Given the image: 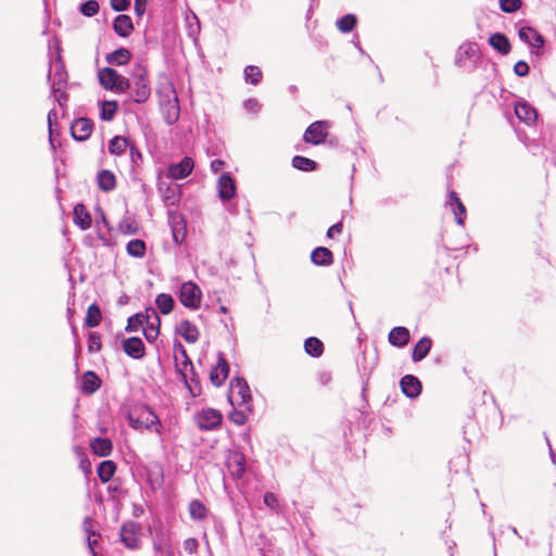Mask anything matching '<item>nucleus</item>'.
Segmentation results:
<instances>
[{"instance_id": "obj_45", "label": "nucleus", "mask_w": 556, "mask_h": 556, "mask_svg": "<svg viewBox=\"0 0 556 556\" xmlns=\"http://www.w3.org/2000/svg\"><path fill=\"white\" fill-rule=\"evenodd\" d=\"M356 24L357 18L354 14H345L337 21V27L344 34L352 31Z\"/></svg>"}, {"instance_id": "obj_9", "label": "nucleus", "mask_w": 556, "mask_h": 556, "mask_svg": "<svg viewBox=\"0 0 556 556\" xmlns=\"http://www.w3.org/2000/svg\"><path fill=\"white\" fill-rule=\"evenodd\" d=\"M330 125L327 121L312 123L304 132L303 139L307 143L318 146L326 140Z\"/></svg>"}, {"instance_id": "obj_37", "label": "nucleus", "mask_w": 556, "mask_h": 556, "mask_svg": "<svg viewBox=\"0 0 556 556\" xmlns=\"http://www.w3.org/2000/svg\"><path fill=\"white\" fill-rule=\"evenodd\" d=\"M150 319V309L148 308L146 311V314L137 313L132 316H130L127 320V326L125 330L127 332H136L139 330V328L144 324L149 323Z\"/></svg>"}, {"instance_id": "obj_64", "label": "nucleus", "mask_w": 556, "mask_h": 556, "mask_svg": "<svg viewBox=\"0 0 556 556\" xmlns=\"http://www.w3.org/2000/svg\"><path fill=\"white\" fill-rule=\"evenodd\" d=\"M178 118V109L175 108V112L173 113V115H168L167 118H166V122L167 124L172 125L174 124Z\"/></svg>"}, {"instance_id": "obj_38", "label": "nucleus", "mask_w": 556, "mask_h": 556, "mask_svg": "<svg viewBox=\"0 0 556 556\" xmlns=\"http://www.w3.org/2000/svg\"><path fill=\"white\" fill-rule=\"evenodd\" d=\"M102 319V313L100 306L96 303L88 307L87 316L85 318V326L88 328H94L100 325Z\"/></svg>"}, {"instance_id": "obj_24", "label": "nucleus", "mask_w": 556, "mask_h": 556, "mask_svg": "<svg viewBox=\"0 0 556 556\" xmlns=\"http://www.w3.org/2000/svg\"><path fill=\"white\" fill-rule=\"evenodd\" d=\"M150 309V319L149 323H147V327L143 329L144 338L149 342H154L160 333V316L154 308Z\"/></svg>"}, {"instance_id": "obj_42", "label": "nucleus", "mask_w": 556, "mask_h": 556, "mask_svg": "<svg viewBox=\"0 0 556 556\" xmlns=\"http://www.w3.org/2000/svg\"><path fill=\"white\" fill-rule=\"evenodd\" d=\"M292 166L302 172H313L317 168V163L308 157L295 155L292 159Z\"/></svg>"}, {"instance_id": "obj_59", "label": "nucleus", "mask_w": 556, "mask_h": 556, "mask_svg": "<svg viewBox=\"0 0 556 556\" xmlns=\"http://www.w3.org/2000/svg\"><path fill=\"white\" fill-rule=\"evenodd\" d=\"M342 229H343V225L341 222L332 225L331 227L328 228L327 230V237L328 238H333L334 233H341L342 232Z\"/></svg>"}, {"instance_id": "obj_19", "label": "nucleus", "mask_w": 556, "mask_h": 556, "mask_svg": "<svg viewBox=\"0 0 556 556\" xmlns=\"http://www.w3.org/2000/svg\"><path fill=\"white\" fill-rule=\"evenodd\" d=\"M479 58V47L476 42L463 43L456 54L455 63L458 66H465L467 60H477Z\"/></svg>"}, {"instance_id": "obj_34", "label": "nucleus", "mask_w": 556, "mask_h": 556, "mask_svg": "<svg viewBox=\"0 0 556 556\" xmlns=\"http://www.w3.org/2000/svg\"><path fill=\"white\" fill-rule=\"evenodd\" d=\"M188 510L193 521H203L208 516V508L200 500L190 501Z\"/></svg>"}, {"instance_id": "obj_49", "label": "nucleus", "mask_w": 556, "mask_h": 556, "mask_svg": "<svg viewBox=\"0 0 556 556\" xmlns=\"http://www.w3.org/2000/svg\"><path fill=\"white\" fill-rule=\"evenodd\" d=\"M263 501L266 507H268L270 510L275 511L276 514L280 511V502L275 493L266 492L264 494Z\"/></svg>"}, {"instance_id": "obj_61", "label": "nucleus", "mask_w": 556, "mask_h": 556, "mask_svg": "<svg viewBox=\"0 0 556 556\" xmlns=\"http://www.w3.org/2000/svg\"><path fill=\"white\" fill-rule=\"evenodd\" d=\"M224 166L225 162L223 160H214L211 162V170L213 173H218L219 170L223 169Z\"/></svg>"}, {"instance_id": "obj_26", "label": "nucleus", "mask_w": 556, "mask_h": 556, "mask_svg": "<svg viewBox=\"0 0 556 556\" xmlns=\"http://www.w3.org/2000/svg\"><path fill=\"white\" fill-rule=\"evenodd\" d=\"M90 450L99 457H106L113 451V443L109 438L97 437L91 440Z\"/></svg>"}, {"instance_id": "obj_32", "label": "nucleus", "mask_w": 556, "mask_h": 556, "mask_svg": "<svg viewBox=\"0 0 556 556\" xmlns=\"http://www.w3.org/2000/svg\"><path fill=\"white\" fill-rule=\"evenodd\" d=\"M432 340L429 337H422L414 346L412 358L415 363L422 361L430 352Z\"/></svg>"}, {"instance_id": "obj_14", "label": "nucleus", "mask_w": 556, "mask_h": 556, "mask_svg": "<svg viewBox=\"0 0 556 556\" xmlns=\"http://www.w3.org/2000/svg\"><path fill=\"white\" fill-rule=\"evenodd\" d=\"M236 181L229 173H223L217 181L218 197L222 201H229L236 195Z\"/></svg>"}, {"instance_id": "obj_27", "label": "nucleus", "mask_w": 556, "mask_h": 556, "mask_svg": "<svg viewBox=\"0 0 556 556\" xmlns=\"http://www.w3.org/2000/svg\"><path fill=\"white\" fill-rule=\"evenodd\" d=\"M447 203L450 204V206L455 215L456 223L458 225H464L465 217H466V207L455 191H450Z\"/></svg>"}, {"instance_id": "obj_33", "label": "nucleus", "mask_w": 556, "mask_h": 556, "mask_svg": "<svg viewBox=\"0 0 556 556\" xmlns=\"http://www.w3.org/2000/svg\"><path fill=\"white\" fill-rule=\"evenodd\" d=\"M74 223L79 226L80 229L86 230L91 226V216L86 210L84 204H77L73 211Z\"/></svg>"}, {"instance_id": "obj_31", "label": "nucleus", "mask_w": 556, "mask_h": 556, "mask_svg": "<svg viewBox=\"0 0 556 556\" xmlns=\"http://www.w3.org/2000/svg\"><path fill=\"white\" fill-rule=\"evenodd\" d=\"M97 182L99 189L104 192H110L116 187L115 175L109 169H102L97 175Z\"/></svg>"}, {"instance_id": "obj_36", "label": "nucleus", "mask_w": 556, "mask_h": 556, "mask_svg": "<svg viewBox=\"0 0 556 556\" xmlns=\"http://www.w3.org/2000/svg\"><path fill=\"white\" fill-rule=\"evenodd\" d=\"M116 471V465L113 460H103L98 465L97 475L101 482H109Z\"/></svg>"}, {"instance_id": "obj_47", "label": "nucleus", "mask_w": 556, "mask_h": 556, "mask_svg": "<svg viewBox=\"0 0 556 556\" xmlns=\"http://www.w3.org/2000/svg\"><path fill=\"white\" fill-rule=\"evenodd\" d=\"M79 12L87 17H92L99 12V3L96 0H87L79 5Z\"/></svg>"}, {"instance_id": "obj_57", "label": "nucleus", "mask_w": 556, "mask_h": 556, "mask_svg": "<svg viewBox=\"0 0 556 556\" xmlns=\"http://www.w3.org/2000/svg\"><path fill=\"white\" fill-rule=\"evenodd\" d=\"M147 2L148 0H135L134 10L137 16L140 17L144 14L147 9Z\"/></svg>"}, {"instance_id": "obj_6", "label": "nucleus", "mask_w": 556, "mask_h": 556, "mask_svg": "<svg viewBox=\"0 0 556 556\" xmlns=\"http://www.w3.org/2000/svg\"><path fill=\"white\" fill-rule=\"evenodd\" d=\"M178 298L185 307L197 309L201 305L202 291L193 281H186L179 287Z\"/></svg>"}, {"instance_id": "obj_51", "label": "nucleus", "mask_w": 556, "mask_h": 556, "mask_svg": "<svg viewBox=\"0 0 556 556\" xmlns=\"http://www.w3.org/2000/svg\"><path fill=\"white\" fill-rule=\"evenodd\" d=\"M129 152H130V161L132 164V167L139 166L142 162V153L141 151L134 144L129 146Z\"/></svg>"}, {"instance_id": "obj_12", "label": "nucleus", "mask_w": 556, "mask_h": 556, "mask_svg": "<svg viewBox=\"0 0 556 556\" xmlns=\"http://www.w3.org/2000/svg\"><path fill=\"white\" fill-rule=\"evenodd\" d=\"M194 168V162L190 156H185L180 162L168 166V177L175 180L188 177Z\"/></svg>"}, {"instance_id": "obj_54", "label": "nucleus", "mask_w": 556, "mask_h": 556, "mask_svg": "<svg viewBox=\"0 0 556 556\" xmlns=\"http://www.w3.org/2000/svg\"><path fill=\"white\" fill-rule=\"evenodd\" d=\"M229 418L233 424H236L238 426L244 425L248 420V417L243 410L232 412L230 414Z\"/></svg>"}, {"instance_id": "obj_60", "label": "nucleus", "mask_w": 556, "mask_h": 556, "mask_svg": "<svg viewBox=\"0 0 556 556\" xmlns=\"http://www.w3.org/2000/svg\"><path fill=\"white\" fill-rule=\"evenodd\" d=\"M52 94L60 106H63L64 103L67 101V94L64 92V89H61V92H55Z\"/></svg>"}, {"instance_id": "obj_63", "label": "nucleus", "mask_w": 556, "mask_h": 556, "mask_svg": "<svg viewBox=\"0 0 556 556\" xmlns=\"http://www.w3.org/2000/svg\"><path fill=\"white\" fill-rule=\"evenodd\" d=\"M72 333H73L74 339H75V354L77 356L78 353L80 352V343L78 341L77 328L75 326L72 327Z\"/></svg>"}, {"instance_id": "obj_20", "label": "nucleus", "mask_w": 556, "mask_h": 556, "mask_svg": "<svg viewBox=\"0 0 556 556\" xmlns=\"http://www.w3.org/2000/svg\"><path fill=\"white\" fill-rule=\"evenodd\" d=\"M124 352L131 358L141 359L146 354L143 341L138 337H130L123 342Z\"/></svg>"}, {"instance_id": "obj_5", "label": "nucleus", "mask_w": 556, "mask_h": 556, "mask_svg": "<svg viewBox=\"0 0 556 556\" xmlns=\"http://www.w3.org/2000/svg\"><path fill=\"white\" fill-rule=\"evenodd\" d=\"M48 79H52L51 93L61 92V89H65L66 87L67 72L60 52H58L55 60L50 64Z\"/></svg>"}, {"instance_id": "obj_58", "label": "nucleus", "mask_w": 556, "mask_h": 556, "mask_svg": "<svg viewBox=\"0 0 556 556\" xmlns=\"http://www.w3.org/2000/svg\"><path fill=\"white\" fill-rule=\"evenodd\" d=\"M96 533H89L88 536H87V544H88V547L90 549V554L92 556H100L98 554V552L96 551V545L98 543L97 539H92V536H94Z\"/></svg>"}, {"instance_id": "obj_7", "label": "nucleus", "mask_w": 556, "mask_h": 556, "mask_svg": "<svg viewBox=\"0 0 556 556\" xmlns=\"http://www.w3.org/2000/svg\"><path fill=\"white\" fill-rule=\"evenodd\" d=\"M230 386L231 396L229 400L231 404H235L236 401L240 407H244L251 412L252 395L247 381L243 378H236L231 381Z\"/></svg>"}, {"instance_id": "obj_2", "label": "nucleus", "mask_w": 556, "mask_h": 556, "mask_svg": "<svg viewBox=\"0 0 556 556\" xmlns=\"http://www.w3.org/2000/svg\"><path fill=\"white\" fill-rule=\"evenodd\" d=\"M128 424L135 430L151 429L155 426V431L161 433L160 419L147 405L131 409L128 414Z\"/></svg>"}, {"instance_id": "obj_30", "label": "nucleus", "mask_w": 556, "mask_h": 556, "mask_svg": "<svg viewBox=\"0 0 556 556\" xmlns=\"http://www.w3.org/2000/svg\"><path fill=\"white\" fill-rule=\"evenodd\" d=\"M490 46L502 55H506L510 52L511 46L506 35L502 33H495L489 38Z\"/></svg>"}, {"instance_id": "obj_41", "label": "nucleus", "mask_w": 556, "mask_h": 556, "mask_svg": "<svg viewBox=\"0 0 556 556\" xmlns=\"http://www.w3.org/2000/svg\"><path fill=\"white\" fill-rule=\"evenodd\" d=\"M128 146L129 144L126 138L122 136H115L109 142V152L113 155H122L125 153Z\"/></svg>"}, {"instance_id": "obj_62", "label": "nucleus", "mask_w": 556, "mask_h": 556, "mask_svg": "<svg viewBox=\"0 0 556 556\" xmlns=\"http://www.w3.org/2000/svg\"><path fill=\"white\" fill-rule=\"evenodd\" d=\"M56 118V112L55 110H50L48 113V128L50 136L52 135V123Z\"/></svg>"}, {"instance_id": "obj_18", "label": "nucleus", "mask_w": 556, "mask_h": 556, "mask_svg": "<svg viewBox=\"0 0 556 556\" xmlns=\"http://www.w3.org/2000/svg\"><path fill=\"white\" fill-rule=\"evenodd\" d=\"M515 114L519 121L527 125H533L538 118L536 110L525 100H520L516 103Z\"/></svg>"}, {"instance_id": "obj_55", "label": "nucleus", "mask_w": 556, "mask_h": 556, "mask_svg": "<svg viewBox=\"0 0 556 556\" xmlns=\"http://www.w3.org/2000/svg\"><path fill=\"white\" fill-rule=\"evenodd\" d=\"M130 5V0H111V7L116 12L126 11Z\"/></svg>"}, {"instance_id": "obj_17", "label": "nucleus", "mask_w": 556, "mask_h": 556, "mask_svg": "<svg viewBox=\"0 0 556 556\" xmlns=\"http://www.w3.org/2000/svg\"><path fill=\"white\" fill-rule=\"evenodd\" d=\"M227 467L233 479L242 478L245 471V456L240 452H231L227 458Z\"/></svg>"}, {"instance_id": "obj_52", "label": "nucleus", "mask_w": 556, "mask_h": 556, "mask_svg": "<svg viewBox=\"0 0 556 556\" xmlns=\"http://www.w3.org/2000/svg\"><path fill=\"white\" fill-rule=\"evenodd\" d=\"M243 106L247 110V112L253 113V114H257L262 108L261 103L254 98H250V99L245 100L243 103Z\"/></svg>"}, {"instance_id": "obj_25", "label": "nucleus", "mask_w": 556, "mask_h": 556, "mask_svg": "<svg viewBox=\"0 0 556 556\" xmlns=\"http://www.w3.org/2000/svg\"><path fill=\"white\" fill-rule=\"evenodd\" d=\"M176 333L181 336L188 343H195L200 334L198 327L187 319L176 327Z\"/></svg>"}, {"instance_id": "obj_1", "label": "nucleus", "mask_w": 556, "mask_h": 556, "mask_svg": "<svg viewBox=\"0 0 556 556\" xmlns=\"http://www.w3.org/2000/svg\"><path fill=\"white\" fill-rule=\"evenodd\" d=\"M174 353L176 367L185 386L188 388L192 397L199 396L201 394L199 377L194 371L192 361L188 356L185 346L179 341L174 343Z\"/></svg>"}, {"instance_id": "obj_4", "label": "nucleus", "mask_w": 556, "mask_h": 556, "mask_svg": "<svg viewBox=\"0 0 556 556\" xmlns=\"http://www.w3.org/2000/svg\"><path fill=\"white\" fill-rule=\"evenodd\" d=\"M101 86L111 91L124 92L130 88V80L112 67H104L98 73Z\"/></svg>"}, {"instance_id": "obj_50", "label": "nucleus", "mask_w": 556, "mask_h": 556, "mask_svg": "<svg viewBox=\"0 0 556 556\" xmlns=\"http://www.w3.org/2000/svg\"><path fill=\"white\" fill-rule=\"evenodd\" d=\"M101 337L98 332H89L88 333V351L90 353H97L101 350Z\"/></svg>"}, {"instance_id": "obj_11", "label": "nucleus", "mask_w": 556, "mask_h": 556, "mask_svg": "<svg viewBox=\"0 0 556 556\" xmlns=\"http://www.w3.org/2000/svg\"><path fill=\"white\" fill-rule=\"evenodd\" d=\"M140 525L135 521H127L121 528V541L129 549L139 547Z\"/></svg>"}, {"instance_id": "obj_16", "label": "nucleus", "mask_w": 556, "mask_h": 556, "mask_svg": "<svg viewBox=\"0 0 556 556\" xmlns=\"http://www.w3.org/2000/svg\"><path fill=\"white\" fill-rule=\"evenodd\" d=\"M400 387L404 395L409 399L418 397L422 390L420 380L414 375H405L402 377Z\"/></svg>"}, {"instance_id": "obj_13", "label": "nucleus", "mask_w": 556, "mask_h": 556, "mask_svg": "<svg viewBox=\"0 0 556 556\" xmlns=\"http://www.w3.org/2000/svg\"><path fill=\"white\" fill-rule=\"evenodd\" d=\"M93 129V123L91 119L86 117H79L74 121L71 126V134L74 140L85 141L87 140Z\"/></svg>"}, {"instance_id": "obj_39", "label": "nucleus", "mask_w": 556, "mask_h": 556, "mask_svg": "<svg viewBox=\"0 0 556 556\" xmlns=\"http://www.w3.org/2000/svg\"><path fill=\"white\" fill-rule=\"evenodd\" d=\"M305 352L312 357H319L324 353V343L316 337H309L304 342Z\"/></svg>"}, {"instance_id": "obj_53", "label": "nucleus", "mask_w": 556, "mask_h": 556, "mask_svg": "<svg viewBox=\"0 0 556 556\" xmlns=\"http://www.w3.org/2000/svg\"><path fill=\"white\" fill-rule=\"evenodd\" d=\"M530 67L527 62L518 61L514 65V73L519 77H526L529 74Z\"/></svg>"}, {"instance_id": "obj_21", "label": "nucleus", "mask_w": 556, "mask_h": 556, "mask_svg": "<svg viewBox=\"0 0 556 556\" xmlns=\"http://www.w3.org/2000/svg\"><path fill=\"white\" fill-rule=\"evenodd\" d=\"M388 340L393 346L404 348L410 340V332L406 327L396 326L390 330Z\"/></svg>"}, {"instance_id": "obj_3", "label": "nucleus", "mask_w": 556, "mask_h": 556, "mask_svg": "<svg viewBox=\"0 0 556 556\" xmlns=\"http://www.w3.org/2000/svg\"><path fill=\"white\" fill-rule=\"evenodd\" d=\"M130 94L135 102L144 103L151 96L150 81L143 66L137 65L134 72V81H130Z\"/></svg>"}, {"instance_id": "obj_40", "label": "nucleus", "mask_w": 556, "mask_h": 556, "mask_svg": "<svg viewBox=\"0 0 556 556\" xmlns=\"http://www.w3.org/2000/svg\"><path fill=\"white\" fill-rule=\"evenodd\" d=\"M155 304L163 315H167L174 309L175 301L170 294L160 293L155 299Z\"/></svg>"}, {"instance_id": "obj_56", "label": "nucleus", "mask_w": 556, "mask_h": 556, "mask_svg": "<svg viewBox=\"0 0 556 556\" xmlns=\"http://www.w3.org/2000/svg\"><path fill=\"white\" fill-rule=\"evenodd\" d=\"M198 547H199V542L194 538H189V539L185 540V542H184V548L189 554L195 553Z\"/></svg>"}, {"instance_id": "obj_28", "label": "nucleus", "mask_w": 556, "mask_h": 556, "mask_svg": "<svg viewBox=\"0 0 556 556\" xmlns=\"http://www.w3.org/2000/svg\"><path fill=\"white\" fill-rule=\"evenodd\" d=\"M311 261L317 266H330L333 263V254L328 248L318 247L312 251Z\"/></svg>"}, {"instance_id": "obj_8", "label": "nucleus", "mask_w": 556, "mask_h": 556, "mask_svg": "<svg viewBox=\"0 0 556 556\" xmlns=\"http://www.w3.org/2000/svg\"><path fill=\"white\" fill-rule=\"evenodd\" d=\"M519 39L531 48V53L541 56L545 45L544 37L531 26H522L518 31Z\"/></svg>"}, {"instance_id": "obj_22", "label": "nucleus", "mask_w": 556, "mask_h": 556, "mask_svg": "<svg viewBox=\"0 0 556 556\" xmlns=\"http://www.w3.org/2000/svg\"><path fill=\"white\" fill-rule=\"evenodd\" d=\"M159 191L166 206H175L179 203L180 191L178 186H164L163 182H159Z\"/></svg>"}, {"instance_id": "obj_46", "label": "nucleus", "mask_w": 556, "mask_h": 556, "mask_svg": "<svg viewBox=\"0 0 556 556\" xmlns=\"http://www.w3.org/2000/svg\"><path fill=\"white\" fill-rule=\"evenodd\" d=\"M117 112L116 101H103L101 102L100 117L103 121H112Z\"/></svg>"}, {"instance_id": "obj_35", "label": "nucleus", "mask_w": 556, "mask_h": 556, "mask_svg": "<svg viewBox=\"0 0 556 556\" xmlns=\"http://www.w3.org/2000/svg\"><path fill=\"white\" fill-rule=\"evenodd\" d=\"M106 62L111 65H125L131 59V53L126 48H119L106 55Z\"/></svg>"}, {"instance_id": "obj_29", "label": "nucleus", "mask_w": 556, "mask_h": 556, "mask_svg": "<svg viewBox=\"0 0 556 556\" xmlns=\"http://www.w3.org/2000/svg\"><path fill=\"white\" fill-rule=\"evenodd\" d=\"M113 29L119 37H128L134 29L130 16L126 14L117 15L113 23Z\"/></svg>"}, {"instance_id": "obj_44", "label": "nucleus", "mask_w": 556, "mask_h": 556, "mask_svg": "<svg viewBox=\"0 0 556 556\" xmlns=\"http://www.w3.org/2000/svg\"><path fill=\"white\" fill-rule=\"evenodd\" d=\"M244 80L248 84H251L253 86H256L261 83L263 74L260 67L255 65H248L244 68Z\"/></svg>"}, {"instance_id": "obj_43", "label": "nucleus", "mask_w": 556, "mask_h": 556, "mask_svg": "<svg viewBox=\"0 0 556 556\" xmlns=\"http://www.w3.org/2000/svg\"><path fill=\"white\" fill-rule=\"evenodd\" d=\"M146 243L140 239H132L127 243L126 251L130 256L143 257L146 254Z\"/></svg>"}, {"instance_id": "obj_48", "label": "nucleus", "mask_w": 556, "mask_h": 556, "mask_svg": "<svg viewBox=\"0 0 556 556\" xmlns=\"http://www.w3.org/2000/svg\"><path fill=\"white\" fill-rule=\"evenodd\" d=\"M498 4L504 13L511 14L521 8L522 0H498Z\"/></svg>"}, {"instance_id": "obj_10", "label": "nucleus", "mask_w": 556, "mask_h": 556, "mask_svg": "<svg viewBox=\"0 0 556 556\" xmlns=\"http://www.w3.org/2000/svg\"><path fill=\"white\" fill-rule=\"evenodd\" d=\"M197 425L201 430L211 431L218 428L223 421V415L214 408L202 409L197 414Z\"/></svg>"}, {"instance_id": "obj_15", "label": "nucleus", "mask_w": 556, "mask_h": 556, "mask_svg": "<svg viewBox=\"0 0 556 556\" xmlns=\"http://www.w3.org/2000/svg\"><path fill=\"white\" fill-rule=\"evenodd\" d=\"M229 375V365L225 355L219 352L216 366L211 370L210 379L215 387H220Z\"/></svg>"}, {"instance_id": "obj_23", "label": "nucleus", "mask_w": 556, "mask_h": 556, "mask_svg": "<svg viewBox=\"0 0 556 556\" xmlns=\"http://www.w3.org/2000/svg\"><path fill=\"white\" fill-rule=\"evenodd\" d=\"M101 387V379L94 371L88 370L81 377V392L91 395Z\"/></svg>"}]
</instances>
